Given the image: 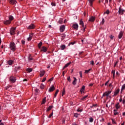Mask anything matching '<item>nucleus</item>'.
<instances>
[{
  "label": "nucleus",
  "mask_w": 125,
  "mask_h": 125,
  "mask_svg": "<svg viewBox=\"0 0 125 125\" xmlns=\"http://www.w3.org/2000/svg\"><path fill=\"white\" fill-rule=\"evenodd\" d=\"M55 90V87L54 85H52L49 89L48 91L49 92H52V91H54Z\"/></svg>",
  "instance_id": "nucleus-7"
},
{
  "label": "nucleus",
  "mask_w": 125,
  "mask_h": 125,
  "mask_svg": "<svg viewBox=\"0 0 125 125\" xmlns=\"http://www.w3.org/2000/svg\"><path fill=\"white\" fill-rule=\"evenodd\" d=\"M8 65H12V64H13V61L12 60L8 61Z\"/></svg>",
  "instance_id": "nucleus-28"
},
{
  "label": "nucleus",
  "mask_w": 125,
  "mask_h": 125,
  "mask_svg": "<svg viewBox=\"0 0 125 125\" xmlns=\"http://www.w3.org/2000/svg\"><path fill=\"white\" fill-rule=\"evenodd\" d=\"M9 81L10 83H14L16 82V78L13 75L11 76L9 78Z\"/></svg>",
  "instance_id": "nucleus-2"
},
{
  "label": "nucleus",
  "mask_w": 125,
  "mask_h": 125,
  "mask_svg": "<svg viewBox=\"0 0 125 125\" xmlns=\"http://www.w3.org/2000/svg\"><path fill=\"white\" fill-rule=\"evenodd\" d=\"M9 21H12V20H13V19H14V18L12 16H9Z\"/></svg>",
  "instance_id": "nucleus-33"
},
{
  "label": "nucleus",
  "mask_w": 125,
  "mask_h": 125,
  "mask_svg": "<svg viewBox=\"0 0 125 125\" xmlns=\"http://www.w3.org/2000/svg\"><path fill=\"white\" fill-rule=\"evenodd\" d=\"M125 12V10L122 9V7H120L118 10V13L120 15H124V13Z\"/></svg>",
  "instance_id": "nucleus-3"
},
{
  "label": "nucleus",
  "mask_w": 125,
  "mask_h": 125,
  "mask_svg": "<svg viewBox=\"0 0 125 125\" xmlns=\"http://www.w3.org/2000/svg\"><path fill=\"white\" fill-rule=\"evenodd\" d=\"M52 108H53V106L52 105H50L46 110V112H49V111H50V110H51V109H52Z\"/></svg>",
  "instance_id": "nucleus-21"
},
{
  "label": "nucleus",
  "mask_w": 125,
  "mask_h": 125,
  "mask_svg": "<svg viewBox=\"0 0 125 125\" xmlns=\"http://www.w3.org/2000/svg\"><path fill=\"white\" fill-rule=\"evenodd\" d=\"M79 74L80 76V78H83V73H82V71L79 72Z\"/></svg>",
  "instance_id": "nucleus-47"
},
{
  "label": "nucleus",
  "mask_w": 125,
  "mask_h": 125,
  "mask_svg": "<svg viewBox=\"0 0 125 125\" xmlns=\"http://www.w3.org/2000/svg\"><path fill=\"white\" fill-rule=\"evenodd\" d=\"M80 25H82L83 28V32H84V31L85 30V27H84V25L83 24V20L81 19L80 21Z\"/></svg>",
  "instance_id": "nucleus-6"
},
{
  "label": "nucleus",
  "mask_w": 125,
  "mask_h": 125,
  "mask_svg": "<svg viewBox=\"0 0 125 125\" xmlns=\"http://www.w3.org/2000/svg\"><path fill=\"white\" fill-rule=\"evenodd\" d=\"M52 81H53V78H50V79L48 81V82H52Z\"/></svg>",
  "instance_id": "nucleus-57"
},
{
  "label": "nucleus",
  "mask_w": 125,
  "mask_h": 125,
  "mask_svg": "<svg viewBox=\"0 0 125 125\" xmlns=\"http://www.w3.org/2000/svg\"><path fill=\"white\" fill-rule=\"evenodd\" d=\"M58 92H59V90L58 89L56 90L55 93L54 97H56V96H57V94H58Z\"/></svg>",
  "instance_id": "nucleus-29"
},
{
  "label": "nucleus",
  "mask_w": 125,
  "mask_h": 125,
  "mask_svg": "<svg viewBox=\"0 0 125 125\" xmlns=\"http://www.w3.org/2000/svg\"><path fill=\"white\" fill-rule=\"evenodd\" d=\"M65 28H66L65 25H61L60 26V32H61V33H63V32L65 31Z\"/></svg>",
  "instance_id": "nucleus-8"
},
{
  "label": "nucleus",
  "mask_w": 125,
  "mask_h": 125,
  "mask_svg": "<svg viewBox=\"0 0 125 125\" xmlns=\"http://www.w3.org/2000/svg\"><path fill=\"white\" fill-rule=\"evenodd\" d=\"M93 85V83H91L89 84V86H92Z\"/></svg>",
  "instance_id": "nucleus-60"
},
{
  "label": "nucleus",
  "mask_w": 125,
  "mask_h": 125,
  "mask_svg": "<svg viewBox=\"0 0 125 125\" xmlns=\"http://www.w3.org/2000/svg\"><path fill=\"white\" fill-rule=\"evenodd\" d=\"M119 63V61H116V62L115 63L114 67H116L117 66V64Z\"/></svg>",
  "instance_id": "nucleus-52"
},
{
  "label": "nucleus",
  "mask_w": 125,
  "mask_h": 125,
  "mask_svg": "<svg viewBox=\"0 0 125 125\" xmlns=\"http://www.w3.org/2000/svg\"><path fill=\"white\" fill-rule=\"evenodd\" d=\"M120 92V89H118L114 92V94L113 96H116L117 95L119 94Z\"/></svg>",
  "instance_id": "nucleus-20"
},
{
  "label": "nucleus",
  "mask_w": 125,
  "mask_h": 125,
  "mask_svg": "<svg viewBox=\"0 0 125 125\" xmlns=\"http://www.w3.org/2000/svg\"><path fill=\"white\" fill-rule=\"evenodd\" d=\"M85 89V86L83 85L82 88H81L80 92L81 93H84V89Z\"/></svg>",
  "instance_id": "nucleus-12"
},
{
  "label": "nucleus",
  "mask_w": 125,
  "mask_h": 125,
  "mask_svg": "<svg viewBox=\"0 0 125 125\" xmlns=\"http://www.w3.org/2000/svg\"><path fill=\"white\" fill-rule=\"evenodd\" d=\"M110 14V11H109V10H106V11L104 13V14Z\"/></svg>",
  "instance_id": "nucleus-44"
},
{
  "label": "nucleus",
  "mask_w": 125,
  "mask_h": 125,
  "mask_svg": "<svg viewBox=\"0 0 125 125\" xmlns=\"http://www.w3.org/2000/svg\"><path fill=\"white\" fill-rule=\"evenodd\" d=\"M15 31H16V27H12L10 29V34L12 35H15Z\"/></svg>",
  "instance_id": "nucleus-4"
},
{
  "label": "nucleus",
  "mask_w": 125,
  "mask_h": 125,
  "mask_svg": "<svg viewBox=\"0 0 125 125\" xmlns=\"http://www.w3.org/2000/svg\"><path fill=\"white\" fill-rule=\"evenodd\" d=\"M123 116H125V112L123 113Z\"/></svg>",
  "instance_id": "nucleus-63"
},
{
  "label": "nucleus",
  "mask_w": 125,
  "mask_h": 125,
  "mask_svg": "<svg viewBox=\"0 0 125 125\" xmlns=\"http://www.w3.org/2000/svg\"><path fill=\"white\" fill-rule=\"evenodd\" d=\"M77 111V112H83V109H78Z\"/></svg>",
  "instance_id": "nucleus-55"
},
{
  "label": "nucleus",
  "mask_w": 125,
  "mask_h": 125,
  "mask_svg": "<svg viewBox=\"0 0 125 125\" xmlns=\"http://www.w3.org/2000/svg\"><path fill=\"white\" fill-rule=\"evenodd\" d=\"M51 4L52 5V6H56V4H55V3L53 2H52L51 3Z\"/></svg>",
  "instance_id": "nucleus-48"
},
{
  "label": "nucleus",
  "mask_w": 125,
  "mask_h": 125,
  "mask_svg": "<svg viewBox=\"0 0 125 125\" xmlns=\"http://www.w3.org/2000/svg\"><path fill=\"white\" fill-rule=\"evenodd\" d=\"M123 36H124V31H121L118 35V38L119 39H122V38H123Z\"/></svg>",
  "instance_id": "nucleus-9"
},
{
  "label": "nucleus",
  "mask_w": 125,
  "mask_h": 125,
  "mask_svg": "<svg viewBox=\"0 0 125 125\" xmlns=\"http://www.w3.org/2000/svg\"><path fill=\"white\" fill-rule=\"evenodd\" d=\"M75 43H76V42H70V43L68 44V46H69V45H71V44L73 45L75 44Z\"/></svg>",
  "instance_id": "nucleus-43"
},
{
  "label": "nucleus",
  "mask_w": 125,
  "mask_h": 125,
  "mask_svg": "<svg viewBox=\"0 0 125 125\" xmlns=\"http://www.w3.org/2000/svg\"><path fill=\"white\" fill-rule=\"evenodd\" d=\"M10 23H11V21L9 20H7L5 21H4V24H5V25H8L10 24Z\"/></svg>",
  "instance_id": "nucleus-23"
},
{
  "label": "nucleus",
  "mask_w": 125,
  "mask_h": 125,
  "mask_svg": "<svg viewBox=\"0 0 125 125\" xmlns=\"http://www.w3.org/2000/svg\"><path fill=\"white\" fill-rule=\"evenodd\" d=\"M34 36V34L33 33H31L30 35L29 38H27V41L28 42H30V41L32 40V39L33 38V36Z\"/></svg>",
  "instance_id": "nucleus-14"
},
{
  "label": "nucleus",
  "mask_w": 125,
  "mask_h": 125,
  "mask_svg": "<svg viewBox=\"0 0 125 125\" xmlns=\"http://www.w3.org/2000/svg\"><path fill=\"white\" fill-rule=\"evenodd\" d=\"M72 27L76 31L79 29V25L77 23L73 24Z\"/></svg>",
  "instance_id": "nucleus-10"
},
{
  "label": "nucleus",
  "mask_w": 125,
  "mask_h": 125,
  "mask_svg": "<svg viewBox=\"0 0 125 125\" xmlns=\"http://www.w3.org/2000/svg\"><path fill=\"white\" fill-rule=\"evenodd\" d=\"M78 116H79V114L77 113L74 114V117H76V118H78Z\"/></svg>",
  "instance_id": "nucleus-58"
},
{
  "label": "nucleus",
  "mask_w": 125,
  "mask_h": 125,
  "mask_svg": "<svg viewBox=\"0 0 125 125\" xmlns=\"http://www.w3.org/2000/svg\"><path fill=\"white\" fill-rule=\"evenodd\" d=\"M21 43H22V44H25V41H24V40H22V41H21Z\"/></svg>",
  "instance_id": "nucleus-59"
},
{
  "label": "nucleus",
  "mask_w": 125,
  "mask_h": 125,
  "mask_svg": "<svg viewBox=\"0 0 125 125\" xmlns=\"http://www.w3.org/2000/svg\"><path fill=\"white\" fill-rule=\"evenodd\" d=\"M123 102L124 105H125V99H123Z\"/></svg>",
  "instance_id": "nucleus-61"
},
{
  "label": "nucleus",
  "mask_w": 125,
  "mask_h": 125,
  "mask_svg": "<svg viewBox=\"0 0 125 125\" xmlns=\"http://www.w3.org/2000/svg\"><path fill=\"white\" fill-rule=\"evenodd\" d=\"M10 48L12 51H15L16 50V45L14 42H11L10 43Z\"/></svg>",
  "instance_id": "nucleus-1"
},
{
  "label": "nucleus",
  "mask_w": 125,
  "mask_h": 125,
  "mask_svg": "<svg viewBox=\"0 0 125 125\" xmlns=\"http://www.w3.org/2000/svg\"><path fill=\"white\" fill-rule=\"evenodd\" d=\"M26 71L28 72V73H31V72H32V71H33V69L32 68H27L26 69Z\"/></svg>",
  "instance_id": "nucleus-35"
},
{
  "label": "nucleus",
  "mask_w": 125,
  "mask_h": 125,
  "mask_svg": "<svg viewBox=\"0 0 125 125\" xmlns=\"http://www.w3.org/2000/svg\"><path fill=\"white\" fill-rule=\"evenodd\" d=\"M10 3L13 5H15L16 4V3H17V1H16L15 0H10Z\"/></svg>",
  "instance_id": "nucleus-13"
},
{
  "label": "nucleus",
  "mask_w": 125,
  "mask_h": 125,
  "mask_svg": "<svg viewBox=\"0 0 125 125\" xmlns=\"http://www.w3.org/2000/svg\"><path fill=\"white\" fill-rule=\"evenodd\" d=\"M61 37L62 38V40H64V39H65V38H66V35L63 34L61 35Z\"/></svg>",
  "instance_id": "nucleus-37"
},
{
  "label": "nucleus",
  "mask_w": 125,
  "mask_h": 125,
  "mask_svg": "<svg viewBox=\"0 0 125 125\" xmlns=\"http://www.w3.org/2000/svg\"><path fill=\"white\" fill-rule=\"evenodd\" d=\"M66 48V45H62L61 46V50H64Z\"/></svg>",
  "instance_id": "nucleus-24"
},
{
  "label": "nucleus",
  "mask_w": 125,
  "mask_h": 125,
  "mask_svg": "<svg viewBox=\"0 0 125 125\" xmlns=\"http://www.w3.org/2000/svg\"><path fill=\"white\" fill-rule=\"evenodd\" d=\"M121 107V105H120V104L119 103H117L116 105H115V107L117 109V110L120 109V107Z\"/></svg>",
  "instance_id": "nucleus-22"
},
{
  "label": "nucleus",
  "mask_w": 125,
  "mask_h": 125,
  "mask_svg": "<svg viewBox=\"0 0 125 125\" xmlns=\"http://www.w3.org/2000/svg\"><path fill=\"white\" fill-rule=\"evenodd\" d=\"M91 70H92V69H91V68H90L88 70H85L84 74H88V73H89V72H90V71H91Z\"/></svg>",
  "instance_id": "nucleus-26"
},
{
  "label": "nucleus",
  "mask_w": 125,
  "mask_h": 125,
  "mask_svg": "<svg viewBox=\"0 0 125 125\" xmlns=\"http://www.w3.org/2000/svg\"><path fill=\"white\" fill-rule=\"evenodd\" d=\"M88 96V95L84 96V97L81 98V100H85V99L87 98Z\"/></svg>",
  "instance_id": "nucleus-36"
},
{
  "label": "nucleus",
  "mask_w": 125,
  "mask_h": 125,
  "mask_svg": "<svg viewBox=\"0 0 125 125\" xmlns=\"http://www.w3.org/2000/svg\"><path fill=\"white\" fill-rule=\"evenodd\" d=\"M89 22H94V17L91 16L88 20Z\"/></svg>",
  "instance_id": "nucleus-17"
},
{
  "label": "nucleus",
  "mask_w": 125,
  "mask_h": 125,
  "mask_svg": "<svg viewBox=\"0 0 125 125\" xmlns=\"http://www.w3.org/2000/svg\"><path fill=\"white\" fill-rule=\"evenodd\" d=\"M53 115V112L51 113L48 116V118H50L52 117V116Z\"/></svg>",
  "instance_id": "nucleus-51"
},
{
  "label": "nucleus",
  "mask_w": 125,
  "mask_h": 125,
  "mask_svg": "<svg viewBox=\"0 0 125 125\" xmlns=\"http://www.w3.org/2000/svg\"><path fill=\"white\" fill-rule=\"evenodd\" d=\"M89 122L90 123H92V122H93V118L92 117H90Z\"/></svg>",
  "instance_id": "nucleus-45"
},
{
  "label": "nucleus",
  "mask_w": 125,
  "mask_h": 125,
  "mask_svg": "<svg viewBox=\"0 0 125 125\" xmlns=\"http://www.w3.org/2000/svg\"><path fill=\"white\" fill-rule=\"evenodd\" d=\"M111 92H112V91H108L105 92L103 94V96H106L107 97H108V96H109V95L111 94Z\"/></svg>",
  "instance_id": "nucleus-5"
},
{
  "label": "nucleus",
  "mask_w": 125,
  "mask_h": 125,
  "mask_svg": "<svg viewBox=\"0 0 125 125\" xmlns=\"http://www.w3.org/2000/svg\"><path fill=\"white\" fill-rule=\"evenodd\" d=\"M46 102V98H44V99L42 100V104H44Z\"/></svg>",
  "instance_id": "nucleus-30"
},
{
  "label": "nucleus",
  "mask_w": 125,
  "mask_h": 125,
  "mask_svg": "<svg viewBox=\"0 0 125 125\" xmlns=\"http://www.w3.org/2000/svg\"><path fill=\"white\" fill-rule=\"evenodd\" d=\"M35 27L36 26H35V24H31L27 27V29L28 30H30L31 29H35Z\"/></svg>",
  "instance_id": "nucleus-11"
},
{
  "label": "nucleus",
  "mask_w": 125,
  "mask_h": 125,
  "mask_svg": "<svg viewBox=\"0 0 125 125\" xmlns=\"http://www.w3.org/2000/svg\"><path fill=\"white\" fill-rule=\"evenodd\" d=\"M113 114H114V116H117V115L119 114V112H117V110L114 109L113 110Z\"/></svg>",
  "instance_id": "nucleus-25"
},
{
  "label": "nucleus",
  "mask_w": 125,
  "mask_h": 125,
  "mask_svg": "<svg viewBox=\"0 0 125 125\" xmlns=\"http://www.w3.org/2000/svg\"><path fill=\"white\" fill-rule=\"evenodd\" d=\"M111 121L113 125H116V124H117V123H116V121L114 119H111Z\"/></svg>",
  "instance_id": "nucleus-41"
},
{
  "label": "nucleus",
  "mask_w": 125,
  "mask_h": 125,
  "mask_svg": "<svg viewBox=\"0 0 125 125\" xmlns=\"http://www.w3.org/2000/svg\"><path fill=\"white\" fill-rule=\"evenodd\" d=\"M95 111H98V110H100V106H98L97 104L94 105Z\"/></svg>",
  "instance_id": "nucleus-15"
},
{
  "label": "nucleus",
  "mask_w": 125,
  "mask_h": 125,
  "mask_svg": "<svg viewBox=\"0 0 125 125\" xmlns=\"http://www.w3.org/2000/svg\"><path fill=\"white\" fill-rule=\"evenodd\" d=\"M111 74H112L113 75V78H115V70H112L111 71Z\"/></svg>",
  "instance_id": "nucleus-40"
},
{
  "label": "nucleus",
  "mask_w": 125,
  "mask_h": 125,
  "mask_svg": "<svg viewBox=\"0 0 125 125\" xmlns=\"http://www.w3.org/2000/svg\"><path fill=\"white\" fill-rule=\"evenodd\" d=\"M109 38H110V39H111V40H113V39H114V36H113V35H110V36H109Z\"/></svg>",
  "instance_id": "nucleus-54"
},
{
  "label": "nucleus",
  "mask_w": 125,
  "mask_h": 125,
  "mask_svg": "<svg viewBox=\"0 0 125 125\" xmlns=\"http://www.w3.org/2000/svg\"><path fill=\"white\" fill-rule=\"evenodd\" d=\"M59 23L60 24H63V19H60L59 21Z\"/></svg>",
  "instance_id": "nucleus-39"
},
{
  "label": "nucleus",
  "mask_w": 125,
  "mask_h": 125,
  "mask_svg": "<svg viewBox=\"0 0 125 125\" xmlns=\"http://www.w3.org/2000/svg\"><path fill=\"white\" fill-rule=\"evenodd\" d=\"M44 74H45V71L44 70H41L40 71V77L42 78L44 76Z\"/></svg>",
  "instance_id": "nucleus-16"
},
{
  "label": "nucleus",
  "mask_w": 125,
  "mask_h": 125,
  "mask_svg": "<svg viewBox=\"0 0 125 125\" xmlns=\"http://www.w3.org/2000/svg\"><path fill=\"white\" fill-rule=\"evenodd\" d=\"M72 125H77V124H76V123H73V124H72Z\"/></svg>",
  "instance_id": "nucleus-64"
},
{
  "label": "nucleus",
  "mask_w": 125,
  "mask_h": 125,
  "mask_svg": "<svg viewBox=\"0 0 125 125\" xmlns=\"http://www.w3.org/2000/svg\"><path fill=\"white\" fill-rule=\"evenodd\" d=\"M40 87L41 89H43V88H44V85L43 84H41L40 85Z\"/></svg>",
  "instance_id": "nucleus-42"
},
{
  "label": "nucleus",
  "mask_w": 125,
  "mask_h": 125,
  "mask_svg": "<svg viewBox=\"0 0 125 125\" xmlns=\"http://www.w3.org/2000/svg\"><path fill=\"white\" fill-rule=\"evenodd\" d=\"M42 51H43V52H46L47 51V48L45 46H42Z\"/></svg>",
  "instance_id": "nucleus-19"
},
{
  "label": "nucleus",
  "mask_w": 125,
  "mask_h": 125,
  "mask_svg": "<svg viewBox=\"0 0 125 125\" xmlns=\"http://www.w3.org/2000/svg\"><path fill=\"white\" fill-rule=\"evenodd\" d=\"M66 91L65 90V88H63L62 91V96H63L65 93Z\"/></svg>",
  "instance_id": "nucleus-32"
},
{
  "label": "nucleus",
  "mask_w": 125,
  "mask_h": 125,
  "mask_svg": "<svg viewBox=\"0 0 125 125\" xmlns=\"http://www.w3.org/2000/svg\"><path fill=\"white\" fill-rule=\"evenodd\" d=\"M46 80V77H44L43 78V79L42 80V83H44V82H45Z\"/></svg>",
  "instance_id": "nucleus-50"
},
{
  "label": "nucleus",
  "mask_w": 125,
  "mask_h": 125,
  "mask_svg": "<svg viewBox=\"0 0 125 125\" xmlns=\"http://www.w3.org/2000/svg\"><path fill=\"white\" fill-rule=\"evenodd\" d=\"M29 60H33V58L31 56V55H30L29 58H28Z\"/></svg>",
  "instance_id": "nucleus-53"
},
{
  "label": "nucleus",
  "mask_w": 125,
  "mask_h": 125,
  "mask_svg": "<svg viewBox=\"0 0 125 125\" xmlns=\"http://www.w3.org/2000/svg\"><path fill=\"white\" fill-rule=\"evenodd\" d=\"M109 82H110L109 80H108V81H107L105 84H104V85H107V84H108V83H109Z\"/></svg>",
  "instance_id": "nucleus-56"
},
{
  "label": "nucleus",
  "mask_w": 125,
  "mask_h": 125,
  "mask_svg": "<svg viewBox=\"0 0 125 125\" xmlns=\"http://www.w3.org/2000/svg\"><path fill=\"white\" fill-rule=\"evenodd\" d=\"M42 42H40V43H39L38 45L39 48H41V47H42Z\"/></svg>",
  "instance_id": "nucleus-34"
},
{
  "label": "nucleus",
  "mask_w": 125,
  "mask_h": 125,
  "mask_svg": "<svg viewBox=\"0 0 125 125\" xmlns=\"http://www.w3.org/2000/svg\"><path fill=\"white\" fill-rule=\"evenodd\" d=\"M70 64H71V62H68L67 64H66L65 65V66L63 67V69H65V68H67V67H68V66H69L70 65Z\"/></svg>",
  "instance_id": "nucleus-31"
},
{
  "label": "nucleus",
  "mask_w": 125,
  "mask_h": 125,
  "mask_svg": "<svg viewBox=\"0 0 125 125\" xmlns=\"http://www.w3.org/2000/svg\"><path fill=\"white\" fill-rule=\"evenodd\" d=\"M94 1V0H89L90 6H92V3Z\"/></svg>",
  "instance_id": "nucleus-27"
},
{
  "label": "nucleus",
  "mask_w": 125,
  "mask_h": 125,
  "mask_svg": "<svg viewBox=\"0 0 125 125\" xmlns=\"http://www.w3.org/2000/svg\"><path fill=\"white\" fill-rule=\"evenodd\" d=\"M74 81L72 82V84L73 85H76L77 84V78L76 77H73Z\"/></svg>",
  "instance_id": "nucleus-18"
},
{
  "label": "nucleus",
  "mask_w": 125,
  "mask_h": 125,
  "mask_svg": "<svg viewBox=\"0 0 125 125\" xmlns=\"http://www.w3.org/2000/svg\"><path fill=\"white\" fill-rule=\"evenodd\" d=\"M67 80L68 82H69V83H71V78L70 77V76H68L67 77Z\"/></svg>",
  "instance_id": "nucleus-46"
},
{
  "label": "nucleus",
  "mask_w": 125,
  "mask_h": 125,
  "mask_svg": "<svg viewBox=\"0 0 125 125\" xmlns=\"http://www.w3.org/2000/svg\"><path fill=\"white\" fill-rule=\"evenodd\" d=\"M104 23H105V20L104 19V18H103L102 19V24H104Z\"/></svg>",
  "instance_id": "nucleus-49"
},
{
  "label": "nucleus",
  "mask_w": 125,
  "mask_h": 125,
  "mask_svg": "<svg viewBox=\"0 0 125 125\" xmlns=\"http://www.w3.org/2000/svg\"><path fill=\"white\" fill-rule=\"evenodd\" d=\"M125 84H123L121 88V90L123 91V90H125Z\"/></svg>",
  "instance_id": "nucleus-38"
},
{
  "label": "nucleus",
  "mask_w": 125,
  "mask_h": 125,
  "mask_svg": "<svg viewBox=\"0 0 125 125\" xmlns=\"http://www.w3.org/2000/svg\"><path fill=\"white\" fill-rule=\"evenodd\" d=\"M0 125H4V124H3V123H0Z\"/></svg>",
  "instance_id": "nucleus-62"
}]
</instances>
